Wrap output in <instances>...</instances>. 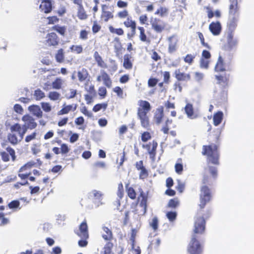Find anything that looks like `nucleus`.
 Returning <instances> with one entry per match:
<instances>
[{
    "label": "nucleus",
    "mask_w": 254,
    "mask_h": 254,
    "mask_svg": "<svg viewBox=\"0 0 254 254\" xmlns=\"http://www.w3.org/2000/svg\"><path fill=\"white\" fill-rule=\"evenodd\" d=\"M34 96L35 99L37 101H39L44 98L45 95L44 92H43L41 89H38L35 90Z\"/></svg>",
    "instance_id": "nucleus-43"
},
{
    "label": "nucleus",
    "mask_w": 254,
    "mask_h": 254,
    "mask_svg": "<svg viewBox=\"0 0 254 254\" xmlns=\"http://www.w3.org/2000/svg\"><path fill=\"white\" fill-rule=\"evenodd\" d=\"M98 82L103 81L104 84L108 88H110L112 85V81L108 74L104 70L101 71V74L97 77Z\"/></svg>",
    "instance_id": "nucleus-12"
},
{
    "label": "nucleus",
    "mask_w": 254,
    "mask_h": 254,
    "mask_svg": "<svg viewBox=\"0 0 254 254\" xmlns=\"http://www.w3.org/2000/svg\"><path fill=\"white\" fill-rule=\"evenodd\" d=\"M138 105L137 115L141 126L144 128L149 129L150 124L147 114L151 109L150 104L147 101L140 100L138 102Z\"/></svg>",
    "instance_id": "nucleus-3"
},
{
    "label": "nucleus",
    "mask_w": 254,
    "mask_h": 254,
    "mask_svg": "<svg viewBox=\"0 0 254 254\" xmlns=\"http://www.w3.org/2000/svg\"><path fill=\"white\" fill-rule=\"evenodd\" d=\"M48 20L47 24H54L59 21V18L57 16H48L47 18Z\"/></svg>",
    "instance_id": "nucleus-52"
},
{
    "label": "nucleus",
    "mask_w": 254,
    "mask_h": 254,
    "mask_svg": "<svg viewBox=\"0 0 254 254\" xmlns=\"http://www.w3.org/2000/svg\"><path fill=\"white\" fill-rule=\"evenodd\" d=\"M87 94L84 95V99L87 104H90L93 101V99L96 96V91L94 85L91 84L88 87H85Z\"/></svg>",
    "instance_id": "nucleus-11"
},
{
    "label": "nucleus",
    "mask_w": 254,
    "mask_h": 254,
    "mask_svg": "<svg viewBox=\"0 0 254 254\" xmlns=\"http://www.w3.org/2000/svg\"><path fill=\"white\" fill-rule=\"evenodd\" d=\"M142 148L146 149L149 155L150 158L154 161L155 159L157 154L158 143L156 140H153L146 144H142Z\"/></svg>",
    "instance_id": "nucleus-7"
},
{
    "label": "nucleus",
    "mask_w": 254,
    "mask_h": 254,
    "mask_svg": "<svg viewBox=\"0 0 254 254\" xmlns=\"http://www.w3.org/2000/svg\"><path fill=\"white\" fill-rule=\"evenodd\" d=\"M150 226L152 228L154 231L158 229V220L156 217L153 218L152 222L150 223Z\"/></svg>",
    "instance_id": "nucleus-57"
},
{
    "label": "nucleus",
    "mask_w": 254,
    "mask_h": 254,
    "mask_svg": "<svg viewBox=\"0 0 254 254\" xmlns=\"http://www.w3.org/2000/svg\"><path fill=\"white\" fill-rule=\"evenodd\" d=\"M29 110L32 113L33 115L38 118H41L43 116V112L38 105H32L28 107Z\"/></svg>",
    "instance_id": "nucleus-25"
},
{
    "label": "nucleus",
    "mask_w": 254,
    "mask_h": 254,
    "mask_svg": "<svg viewBox=\"0 0 254 254\" xmlns=\"http://www.w3.org/2000/svg\"><path fill=\"white\" fill-rule=\"evenodd\" d=\"M209 61L208 59L200 58V66L201 68H207L209 66Z\"/></svg>",
    "instance_id": "nucleus-59"
},
{
    "label": "nucleus",
    "mask_w": 254,
    "mask_h": 254,
    "mask_svg": "<svg viewBox=\"0 0 254 254\" xmlns=\"http://www.w3.org/2000/svg\"><path fill=\"white\" fill-rule=\"evenodd\" d=\"M75 234L81 240L78 242V244L80 247H85L88 245L87 239L89 238L88 226L86 220H84L79 225V230L75 231Z\"/></svg>",
    "instance_id": "nucleus-5"
},
{
    "label": "nucleus",
    "mask_w": 254,
    "mask_h": 254,
    "mask_svg": "<svg viewBox=\"0 0 254 254\" xmlns=\"http://www.w3.org/2000/svg\"><path fill=\"white\" fill-rule=\"evenodd\" d=\"M103 233L102 237L106 241H111L113 239L114 236L111 229L108 227L103 225L102 227Z\"/></svg>",
    "instance_id": "nucleus-22"
},
{
    "label": "nucleus",
    "mask_w": 254,
    "mask_h": 254,
    "mask_svg": "<svg viewBox=\"0 0 254 254\" xmlns=\"http://www.w3.org/2000/svg\"><path fill=\"white\" fill-rule=\"evenodd\" d=\"M158 82V79L155 78H150L148 80V86L149 87H153L157 84Z\"/></svg>",
    "instance_id": "nucleus-64"
},
{
    "label": "nucleus",
    "mask_w": 254,
    "mask_h": 254,
    "mask_svg": "<svg viewBox=\"0 0 254 254\" xmlns=\"http://www.w3.org/2000/svg\"><path fill=\"white\" fill-rule=\"evenodd\" d=\"M137 29L139 30V40L144 43H149L150 40L148 37H147L146 33L145 30L143 27L142 26H138L137 27Z\"/></svg>",
    "instance_id": "nucleus-24"
},
{
    "label": "nucleus",
    "mask_w": 254,
    "mask_h": 254,
    "mask_svg": "<svg viewBox=\"0 0 254 254\" xmlns=\"http://www.w3.org/2000/svg\"><path fill=\"white\" fill-rule=\"evenodd\" d=\"M195 58V55L191 54H187L184 58V61L186 63L188 64L189 65H191L193 63Z\"/></svg>",
    "instance_id": "nucleus-47"
},
{
    "label": "nucleus",
    "mask_w": 254,
    "mask_h": 254,
    "mask_svg": "<svg viewBox=\"0 0 254 254\" xmlns=\"http://www.w3.org/2000/svg\"><path fill=\"white\" fill-rule=\"evenodd\" d=\"M166 216L170 221H173L176 218L177 213L176 212L169 211L167 213Z\"/></svg>",
    "instance_id": "nucleus-62"
},
{
    "label": "nucleus",
    "mask_w": 254,
    "mask_h": 254,
    "mask_svg": "<svg viewBox=\"0 0 254 254\" xmlns=\"http://www.w3.org/2000/svg\"><path fill=\"white\" fill-rule=\"evenodd\" d=\"M124 25L127 28H129L131 30V35L127 34L128 37H133L135 35L136 29V23L135 21L132 19L131 17H127L126 20L123 22Z\"/></svg>",
    "instance_id": "nucleus-13"
},
{
    "label": "nucleus",
    "mask_w": 254,
    "mask_h": 254,
    "mask_svg": "<svg viewBox=\"0 0 254 254\" xmlns=\"http://www.w3.org/2000/svg\"><path fill=\"white\" fill-rule=\"evenodd\" d=\"M209 29L213 35H219L222 30L219 21L212 22L209 25Z\"/></svg>",
    "instance_id": "nucleus-18"
},
{
    "label": "nucleus",
    "mask_w": 254,
    "mask_h": 254,
    "mask_svg": "<svg viewBox=\"0 0 254 254\" xmlns=\"http://www.w3.org/2000/svg\"><path fill=\"white\" fill-rule=\"evenodd\" d=\"M60 43V38L54 32L47 34L44 41L45 45L48 47H57Z\"/></svg>",
    "instance_id": "nucleus-6"
},
{
    "label": "nucleus",
    "mask_w": 254,
    "mask_h": 254,
    "mask_svg": "<svg viewBox=\"0 0 254 254\" xmlns=\"http://www.w3.org/2000/svg\"><path fill=\"white\" fill-rule=\"evenodd\" d=\"M41 105L42 109L45 112H50L52 110V107L49 103L42 102Z\"/></svg>",
    "instance_id": "nucleus-55"
},
{
    "label": "nucleus",
    "mask_w": 254,
    "mask_h": 254,
    "mask_svg": "<svg viewBox=\"0 0 254 254\" xmlns=\"http://www.w3.org/2000/svg\"><path fill=\"white\" fill-rule=\"evenodd\" d=\"M52 0H42L39 8L45 13H50L53 9Z\"/></svg>",
    "instance_id": "nucleus-15"
},
{
    "label": "nucleus",
    "mask_w": 254,
    "mask_h": 254,
    "mask_svg": "<svg viewBox=\"0 0 254 254\" xmlns=\"http://www.w3.org/2000/svg\"><path fill=\"white\" fill-rule=\"evenodd\" d=\"M164 116L163 108L161 107L157 109V113L154 116V120L157 124L159 125L162 122Z\"/></svg>",
    "instance_id": "nucleus-28"
},
{
    "label": "nucleus",
    "mask_w": 254,
    "mask_h": 254,
    "mask_svg": "<svg viewBox=\"0 0 254 254\" xmlns=\"http://www.w3.org/2000/svg\"><path fill=\"white\" fill-rule=\"evenodd\" d=\"M55 59L58 63H62L64 61V52L62 48L59 49L55 54Z\"/></svg>",
    "instance_id": "nucleus-29"
},
{
    "label": "nucleus",
    "mask_w": 254,
    "mask_h": 254,
    "mask_svg": "<svg viewBox=\"0 0 254 254\" xmlns=\"http://www.w3.org/2000/svg\"><path fill=\"white\" fill-rule=\"evenodd\" d=\"M7 139L8 141L12 145H16L19 141H20V139L18 140L17 137L14 133H10L7 135Z\"/></svg>",
    "instance_id": "nucleus-34"
},
{
    "label": "nucleus",
    "mask_w": 254,
    "mask_h": 254,
    "mask_svg": "<svg viewBox=\"0 0 254 254\" xmlns=\"http://www.w3.org/2000/svg\"><path fill=\"white\" fill-rule=\"evenodd\" d=\"M185 112L189 118L193 116L194 112L192 105L190 104H187L185 108Z\"/></svg>",
    "instance_id": "nucleus-41"
},
{
    "label": "nucleus",
    "mask_w": 254,
    "mask_h": 254,
    "mask_svg": "<svg viewBox=\"0 0 254 254\" xmlns=\"http://www.w3.org/2000/svg\"><path fill=\"white\" fill-rule=\"evenodd\" d=\"M168 12V9L165 7H160L158 8L155 14L156 15H159L161 17H163L166 15Z\"/></svg>",
    "instance_id": "nucleus-46"
},
{
    "label": "nucleus",
    "mask_w": 254,
    "mask_h": 254,
    "mask_svg": "<svg viewBox=\"0 0 254 254\" xmlns=\"http://www.w3.org/2000/svg\"><path fill=\"white\" fill-rule=\"evenodd\" d=\"M89 75L88 72L86 69L82 68L81 70L77 72V76L78 80L80 82H82L86 80Z\"/></svg>",
    "instance_id": "nucleus-30"
},
{
    "label": "nucleus",
    "mask_w": 254,
    "mask_h": 254,
    "mask_svg": "<svg viewBox=\"0 0 254 254\" xmlns=\"http://www.w3.org/2000/svg\"><path fill=\"white\" fill-rule=\"evenodd\" d=\"M30 175L31 172L30 170H28L27 168H25L24 170L21 171L20 168L18 171V176L23 181L22 183H17V184L21 186L28 185L29 183L26 180Z\"/></svg>",
    "instance_id": "nucleus-16"
},
{
    "label": "nucleus",
    "mask_w": 254,
    "mask_h": 254,
    "mask_svg": "<svg viewBox=\"0 0 254 254\" xmlns=\"http://www.w3.org/2000/svg\"><path fill=\"white\" fill-rule=\"evenodd\" d=\"M109 31L112 34H116L118 36H122L124 34V31L122 28H115L112 25L108 27Z\"/></svg>",
    "instance_id": "nucleus-33"
},
{
    "label": "nucleus",
    "mask_w": 254,
    "mask_h": 254,
    "mask_svg": "<svg viewBox=\"0 0 254 254\" xmlns=\"http://www.w3.org/2000/svg\"><path fill=\"white\" fill-rule=\"evenodd\" d=\"M70 50L77 54H80L83 52V49L81 45H72L70 47Z\"/></svg>",
    "instance_id": "nucleus-45"
},
{
    "label": "nucleus",
    "mask_w": 254,
    "mask_h": 254,
    "mask_svg": "<svg viewBox=\"0 0 254 254\" xmlns=\"http://www.w3.org/2000/svg\"><path fill=\"white\" fill-rule=\"evenodd\" d=\"M175 77L179 81H188L191 79V75L190 73L181 72L180 69L175 70Z\"/></svg>",
    "instance_id": "nucleus-19"
},
{
    "label": "nucleus",
    "mask_w": 254,
    "mask_h": 254,
    "mask_svg": "<svg viewBox=\"0 0 254 254\" xmlns=\"http://www.w3.org/2000/svg\"><path fill=\"white\" fill-rule=\"evenodd\" d=\"M215 79L217 80V84L222 86L225 89L228 86L229 81V74L216 75Z\"/></svg>",
    "instance_id": "nucleus-14"
},
{
    "label": "nucleus",
    "mask_w": 254,
    "mask_h": 254,
    "mask_svg": "<svg viewBox=\"0 0 254 254\" xmlns=\"http://www.w3.org/2000/svg\"><path fill=\"white\" fill-rule=\"evenodd\" d=\"M239 9L238 0H230L228 11L229 18L227 23L228 29L232 30L236 29L239 19Z\"/></svg>",
    "instance_id": "nucleus-4"
},
{
    "label": "nucleus",
    "mask_w": 254,
    "mask_h": 254,
    "mask_svg": "<svg viewBox=\"0 0 254 254\" xmlns=\"http://www.w3.org/2000/svg\"><path fill=\"white\" fill-rule=\"evenodd\" d=\"M148 200V193L145 192L141 189H139V194L137 197V202H139V206L142 208L141 213L144 215L147 210V203Z\"/></svg>",
    "instance_id": "nucleus-8"
},
{
    "label": "nucleus",
    "mask_w": 254,
    "mask_h": 254,
    "mask_svg": "<svg viewBox=\"0 0 254 254\" xmlns=\"http://www.w3.org/2000/svg\"><path fill=\"white\" fill-rule=\"evenodd\" d=\"M101 29V26L99 25L97 21H94L93 22V26L92 27V32L94 34L98 33L99 31H100Z\"/></svg>",
    "instance_id": "nucleus-54"
},
{
    "label": "nucleus",
    "mask_w": 254,
    "mask_h": 254,
    "mask_svg": "<svg viewBox=\"0 0 254 254\" xmlns=\"http://www.w3.org/2000/svg\"><path fill=\"white\" fill-rule=\"evenodd\" d=\"M198 36L200 40L201 44L202 46L206 47V48L208 49H211V47L209 45V44L205 42V39L203 36V34L200 32H198L197 33Z\"/></svg>",
    "instance_id": "nucleus-48"
},
{
    "label": "nucleus",
    "mask_w": 254,
    "mask_h": 254,
    "mask_svg": "<svg viewBox=\"0 0 254 254\" xmlns=\"http://www.w3.org/2000/svg\"><path fill=\"white\" fill-rule=\"evenodd\" d=\"M113 246L114 245L110 241H108L103 248V254H111Z\"/></svg>",
    "instance_id": "nucleus-36"
},
{
    "label": "nucleus",
    "mask_w": 254,
    "mask_h": 254,
    "mask_svg": "<svg viewBox=\"0 0 254 254\" xmlns=\"http://www.w3.org/2000/svg\"><path fill=\"white\" fill-rule=\"evenodd\" d=\"M214 70L217 72H224L226 70L225 63L221 56H219L214 67Z\"/></svg>",
    "instance_id": "nucleus-23"
},
{
    "label": "nucleus",
    "mask_w": 254,
    "mask_h": 254,
    "mask_svg": "<svg viewBox=\"0 0 254 254\" xmlns=\"http://www.w3.org/2000/svg\"><path fill=\"white\" fill-rule=\"evenodd\" d=\"M137 234V230L135 229H132L131 232L130 241H131L132 248H133L135 245V237Z\"/></svg>",
    "instance_id": "nucleus-58"
},
{
    "label": "nucleus",
    "mask_w": 254,
    "mask_h": 254,
    "mask_svg": "<svg viewBox=\"0 0 254 254\" xmlns=\"http://www.w3.org/2000/svg\"><path fill=\"white\" fill-rule=\"evenodd\" d=\"M230 31L227 35V44L224 46L226 50L230 51L236 47L238 45V40L234 38V31L235 30L229 29Z\"/></svg>",
    "instance_id": "nucleus-9"
},
{
    "label": "nucleus",
    "mask_w": 254,
    "mask_h": 254,
    "mask_svg": "<svg viewBox=\"0 0 254 254\" xmlns=\"http://www.w3.org/2000/svg\"><path fill=\"white\" fill-rule=\"evenodd\" d=\"M20 202L18 200H15L11 201L8 204V206L10 209L16 208L19 206Z\"/></svg>",
    "instance_id": "nucleus-63"
},
{
    "label": "nucleus",
    "mask_w": 254,
    "mask_h": 254,
    "mask_svg": "<svg viewBox=\"0 0 254 254\" xmlns=\"http://www.w3.org/2000/svg\"><path fill=\"white\" fill-rule=\"evenodd\" d=\"M128 15L129 13L127 9L119 11L117 14V16L121 19L127 18V17H129Z\"/></svg>",
    "instance_id": "nucleus-49"
},
{
    "label": "nucleus",
    "mask_w": 254,
    "mask_h": 254,
    "mask_svg": "<svg viewBox=\"0 0 254 254\" xmlns=\"http://www.w3.org/2000/svg\"><path fill=\"white\" fill-rule=\"evenodd\" d=\"M117 195L120 199H122L124 195V186L122 183L118 185Z\"/></svg>",
    "instance_id": "nucleus-51"
},
{
    "label": "nucleus",
    "mask_w": 254,
    "mask_h": 254,
    "mask_svg": "<svg viewBox=\"0 0 254 254\" xmlns=\"http://www.w3.org/2000/svg\"><path fill=\"white\" fill-rule=\"evenodd\" d=\"M52 29L56 31L62 36H64L66 32V27L65 26H61L58 25L53 26Z\"/></svg>",
    "instance_id": "nucleus-37"
},
{
    "label": "nucleus",
    "mask_w": 254,
    "mask_h": 254,
    "mask_svg": "<svg viewBox=\"0 0 254 254\" xmlns=\"http://www.w3.org/2000/svg\"><path fill=\"white\" fill-rule=\"evenodd\" d=\"M77 108V104H72L66 105L64 104L63 106L62 109L58 111V115H63L69 113L70 112H74Z\"/></svg>",
    "instance_id": "nucleus-21"
},
{
    "label": "nucleus",
    "mask_w": 254,
    "mask_h": 254,
    "mask_svg": "<svg viewBox=\"0 0 254 254\" xmlns=\"http://www.w3.org/2000/svg\"><path fill=\"white\" fill-rule=\"evenodd\" d=\"M133 59L131 55L127 54L124 56L123 67L127 70H130L133 67Z\"/></svg>",
    "instance_id": "nucleus-20"
},
{
    "label": "nucleus",
    "mask_w": 254,
    "mask_h": 254,
    "mask_svg": "<svg viewBox=\"0 0 254 254\" xmlns=\"http://www.w3.org/2000/svg\"><path fill=\"white\" fill-rule=\"evenodd\" d=\"M178 46L177 42L170 41L168 46V52L170 54H172L175 52L177 50Z\"/></svg>",
    "instance_id": "nucleus-44"
},
{
    "label": "nucleus",
    "mask_w": 254,
    "mask_h": 254,
    "mask_svg": "<svg viewBox=\"0 0 254 254\" xmlns=\"http://www.w3.org/2000/svg\"><path fill=\"white\" fill-rule=\"evenodd\" d=\"M201 154L206 157L207 166L204 168L202 185L200 187L199 203L194 221L193 234L187 248L189 254H201L203 252V246L198 240V235L204 233L205 219L211 215L210 210L204 211V208L212 199L213 194L210 186L212 180L215 179L217 176L218 171L215 166L220 164L219 148H202Z\"/></svg>",
    "instance_id": "nucleus-1"
},
{
    "label": "nucleus",
    "mask_w": 254,
    "mask_h": 254,
    "mask_svg": "<svg viewBox=\"0 0 254 254\" xmlns=\"http://www.w3.org/2000/svg\"><path fill=\"white\" fill-rule=\"evenodd\" d=\"M108 6L105 4L102 5V12L101 15V19L104 22H107L110 19H113L114 17V14L113 12L107 10Z\"/></svg>",
    "instance_id": "nucleus-17"
},
{
    "label": "nucleus",
    "mask_w": 254,
    "mask_h": 254,
    "mask_svg": "<svg viewBox=\"0 0 254 254\" xmlns=\"http://www.w3.org/2000/svg\"><path fill=\"white\" fill-rule=\"evenodd\" d=\"M152 29L157 33H161L166 29V23L161 19L155 18L151 21Z\"/></svg>",
    "instance_id": "nucleus-10"
},
{
    "label": "nucleus",
    "mask_w": 254,
    "mask_h": 254,
    "mask_svg": "<svg viewBox=\"0 0 254 254\" xmlns=\"http://www.w3.org/2000/svg\"><path fill=\"white\" fill-rule=\"evenodd\" d=\"M150 57L153 61L156 62L161 60V56L154 50L152 51V53L150 54Z\"/></svg>",
    "instance_id": "nucleus-53"
},
{
    "label": "nucleus",
    "mask_w": 254,
    "mask_h": 254,
    "mask_svg": "<svg viewBox=\"0 0 254 254\" xmlns=\"http://www.w3.org/2000/svg\"><path fill=\"white\" fill-rule=\"evenodd\" d=\"M107 107V104L106 103L103 104H96L93 108V111L94 112L99 111L102 109L105 110Z\"/></svg>",
    "instance_id": "nucleus-50"
},
{
    "label": "nucleus",
    "mask_w": 254,
    "mask_h": 254,
    "mask_svg": "<svg viewBox=\"0 0 254 254\" xmlns=\"http://www.w3.org/2000/svg\"><path fill=\"white\" fill-rule=\"evenodd\" d=\"M107 90L105 87H100L98 88V94L102 98H104L107 95Z\"/></svg>",
    "instance_id": "nucleus-61"
},
{
    "label": "nucleus",
    "mask_w": 254,
    "mask_h": 254,
    "mask_svg": "<svg viewBox=\"0 0 254 254\" xmlns=\"http://www.w3.org/2000/svg\"><path fill=\"white\" fill-rule=\"evenodd\" d=\"M223 113L222 111H218L213 115V121L215 126H219L223 119Z\"/></svg>",
    "instance_id": "nucleus-26"
},
{
    "label": "nucleus",
    "mask_w": 254,
    "mask_h": 254,
    "mask_svg": "<svg viewBox=\"0 0 254 254\" xmlns=\"http://www.w3.org/2000/svg\"><path fill=\"white\" fill-rule=\"evenodd\" d=\"M175 170L178 174L181 175L182 174L184 169L182 158H180L177 159V163L175 165Z\"/></svg>",
    "instance_id": "nucleus-31"
},
{
    "label": "nucleus",
    "mask_w": 254,
    "mask_h": 254,
    "mask_svg": "<svg viewBox=\"0 0 254 254\" xmlns=\"http://www.w3.org/2000/svg\"><path fill=\"white\" fill-rule=\"evenodd\" d=\"M64 80L61 78H56L52 82V86L53 89H60L62 88Z\"/></svg>",
    "instance_id": "nucleus-32"
},
{
    "label": "nucleus",
    "mask_w": 254,
    "mask_h": 254,
    "mask_svg": "<svg viewBox=\"0 0 254 254\" xmlns=\"http://www.w3.org/2000/svg\"><path fill=\"white\" fill-rule=\"evenodd\" d=\"M127 196L132 200H134L136 197V193L134 189L132 187L127 188Z\"/></svg>",
    "instance_id": "nucleus-38"
},
{
    "label": "nucleus",
    "mask_w": 254,
    "mask_h": 254,
    "mask_svg": "<svg viewBox=\"0 0 254 254\" xmlns=\"http://www.w3.org/2000/svg\"><path fill=\"white\" fill-rule=\"evenodd\" d=\"M48 97L51 100L56 101L60 99L61 94L57 91H51L49 93Z\"/></svg>",
    "instance_id": "nucleus-39"
},
{
    "label": "nucleus",
    "mask_w": 254,
    "mask_h": 254,
    "mask_svg": "<svg viewBox=\"0 0 254 254\" xmlns=\"http://www.w3.org/2000/svg\"><path fill=\"white\" fill-rule=\"evenodd\" d=\"M6 150L8 155H9L11 156L12 160L13 161H15L16 159V156L14 150L11 147H7L6 148Z\"/></svg>",
    "instance_id": "nucleus-56"
},
{
    "label": "nucleus",
    "mask_w": 254,
    "mask_h": 254,
    "mask_svg": "<svg viewBox=\"0 0 254 254\" xmlns=\"http://www.w3.org/2000/svg\"><path fill=\"white\" fill-rule=\"evenodd\" d=\"M179 205V201L178 198L171 199L168 203V207L171 208H175Z\"/></svg>",
    "instance_id": "nucleus-42"
},
{
    "label": "nucleus",
    "mask_w": 254,
    "mask_h": 254,
    "mask_svg": "<svg viewBox=\"0 0 254 254\" xmlns=\"http://www.w3.org/2000/svg\"><path fill=\"white\" fill-rule=\"evenodd\" d=\"M152 138L151 134L150 132L145 131L141 134V140L143 142H146Z\"/></svg>",
    "instance_id": "nucleus-40"
},
{
    "label": "nucleus",
    "mask_w": 254,
    "mask_h": 254,
    "mask_svg": "<svg viewBox=\"0 0 254 254\" xmlns=\"http://www.w3.org/2000/svg\"><path fill=\"white\" fill-rule=\"evenodd\" d=\"M22 120L25 124L22 127L20 124L16 123L11 126L10 129L12 132H16L18 133L20 140H21L28 128L34 129L37 127V123L33 117L29 115H25L22 118Z\"/></svg>",
    "instance_id": "nucleus-2"
},
{
    "label": "nucleus",
    "mask_w": 254,
    "mask_h": 254,
    "mask_svg": "<svg viewBox=\"0 0 254 254\" xmlns=\"http://www.w3.org/2000/svg\"><path fill=\"white\" fill-rule=\"evenodd\" d=\"M93 57L98 66L102 68H107L106 64L97 51H95L94 53Z\"/></svg>",
    "instance_id": "nucleus-27"
},
{
    "label": "nucleus",
    "mask_w": 254,
    "mask_h": 254,
    "mask_svg": "<svg viewBox=\"0 0 254 254\" xmlns=\"http://www.w3.org/2000/svg\"><path fill=\"white\" fill-rule=\"evenodd\" d=\"M77 16L80 20H84L87 18V15L81 4H80V7L77 11Z\"/></svg>",
    "instance_id": "nucleus-35"
},
{
    "label": "nucleus",
    "mask_w": 254,
    "mask_h": 254,
    "mask_svg": "<svg viewBox=\"0 0 254 254\" xmlns=\"http://www.w3.org/2000/svg\"><path fill=\"white\" fill-rule=\"evenodd\" d=\"M88 33L86 30H81L79 33V39L82 40H86L88 38Z\"/></svg>",
    "instance_id": "nucleus-60"
}]
</instances>
